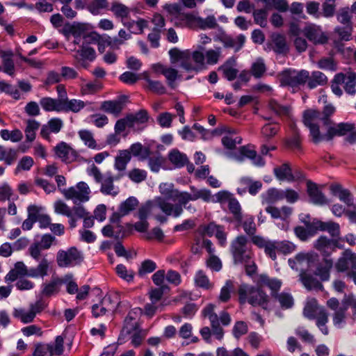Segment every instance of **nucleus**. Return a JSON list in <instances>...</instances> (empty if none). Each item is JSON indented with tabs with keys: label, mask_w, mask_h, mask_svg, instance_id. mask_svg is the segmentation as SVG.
<instances>
[{
	"label": "nucleus",
	"mask_w": 356,
	"mask_h": 356,
	"mask_svg": "<svg viewBox=\"0 0 356 356\" xmlns=\"http://www.w3.org/2000/svg\"><path fill=\"white\" fill-rule=\"evenodd\" d=\"M101 109L106 113L118 116L123 109V104L118 100L104 101L102 103Z\"/></svg>",
	"instance_id": "a19ab883"
},
{
	"label": "nucleus",
	"mask_w": 356,
	"mask_h": 356,
	"mask_svg": "<svg viewBox=\"0 0 356 356\" xmlns=\"http://www.w3.org/2000/svg\"><path fill=\"white\" fill-rule=\"evenodd\" d=\"M171 59L180 61L181 67L187 72H193V70L201 69L203 66L202 55L197 51L190 50L180 51L177 48H172L169 51Z\"/></svg>",
	"instance_id": "7ed1b4c3"
},
{
	"label": "nucleus",
	"mask_w": 356,
	"mask_h": 356,
	"mask_svg": "<svg viewBox=\"0 0 356 356\" xmlns=\"http://www.w3.org/2000/svg\"><path fill=\"white\" fill-rule=\"evenodd\" d=\"M172 186V184H161L159 186V190L163 197H160L166 200L167 202H177L175 204H181L182 192L177 189H173Z\"/></svg>",
	"instance_id": "a878e982"
},
{
	"label": "nucleus",
	"mask_w": 356,
	"mask_h": 356,
	"mask_svg": "<svg viewBox=\"0 0 356 356\" xmlns=\"http://www.w3.org/2000/svg\"><path fill=\"white\" fill-rule=\"evenodd\" d=\"M83 257L81 252L75 247L67 250H60L56 254V262L59 267H68L82 261Z\"/></svg>",
	"instance_id": "9b49d317"
},
{
	"label": "nucleus",
	"mask_w": 356,
	"mask_h": 356,
	"mask_svg": "<svg viewBox=\"0 0 356 356\" xmlns=\"http://www.w3.org/2000/svg\"><path fill=\"white\" fill-rule=\"evenodd\" d=\"M356 253L350 249L345 250L334 264L338 273H347L356 269Z\"/></svg>",
	"instance_id": "dca6fc26"
},
{
	"label": "nucleus",
	"mask_w": 356,
	"mask_h": 356,
	"mask_svg": "<svg viewBox=\"0 0 356 356\" xmlns=\"http://www.w3.org/2000/svg\"><path fill=\"white\" fill-rule=\"evenodd\" d=\"M40 104L47 112L54 111L57 112L61 111L62 102H60L56 99H53L49 97H42L40 100Z\"/></svg>",
	"instance_id": "37998d69"
},
{
	"label": "nucleus",
	"mask_w": 356,
	"mask_h": 356,
	"mask_svg": "<svg viewBox=\"0 0 356 356\" xmlns=\"http://www.w3.org/2000/svg\"><path fill=\"white\" fill-rule=\"evenodd\" d=\"M87 38L92 42L97 44L98 50L100 53H103L105 51L106 47H111V36L106 34L99 35L96 32H92L87 35Z\"/></svg>",
	"instance_id": "f704fd0d"
},
{
	"label": "nucleus",
	"mask_w": 356,
	"mask_h": 356,
	"mask_svg": "<svg viewBox=\"0 0 356 356\" xmlns=\"http://www.w3.org/2000/svg\"><path fill=\"white\" fill-rule=\"evenodd\" d=\"M334 112L335 108L331 104L325 105L322 112L315 109H307L303 113L302 122L309 130L312 127H319L320 121L323 125H329L332 123L330 118Z\"/></svg>",
	"instance_id": "39448f33"
},
{
	"label": "nucleus",
	"mask_w": 356,
	"mask_h": 356,
	"mask_svg": "<svg viewBox=\"0 0 356 356\" xmlns=\"http://www.w3.org/2000/svg\"><path fill=\"white\" fill-rule=\"evenodd\" d=\"M48 352L51 356H60L64 352V337L63 335L57 336L54 342L47 344Z\"/></svg>",
	"instance_id": "603ef678"
},
{
	"label": "nucleus",
	"mask_w": 356,
	"mask_h": 356,
	"mask_svg": "<svg viewBox=\"0 0 356 356\" xmlns=\"http://www.w3.org/2000/svg\"><path fill=\"white\" fill-rule=\"evenodd\" d=\"M313 227L316 232L318 230L327 232L332 238L339 237L341 234L339 223L333 221L323 222L319 220H314Z\"/></svg>",
	"instance_id": "393cba45"
},
{
	"label": "nucleus",
	"mask_w": 356,
	"mask_h": 356,
	"mask_svg": "<svg viewBox=\"0 0 356 356\" xmlns=\"http://www.w3.org/2000/svg\"><path fill=\"white\" fill-rule=\"evenodd\" d=\"M336 0H325L322 4L321 15L325 18L332 17L336 11Z\"/></svg>",
	"instance_id": "0e129e2a"
},
{
	"label": "nucleus",
	"mask_w": 356,
	"mask_h": 356,
	"mask_svg": "<svg viewBox=\"0 0 356 356\" xmlns=\"http://www.w3.org/2000/svg\"><path fill=\"white\" fill-rule=\"evenodd\" d=\"M79 136L83 141L84 144L90 149H97V145L94 139L93 134L88 130H81L79 131Z\"/></svg>",
	"instance_id": "338daca9"
},
{
	"label": "nucleus",
	"mask_w": 356,
	"mask_h": 356,
	"mask_svg": "<svg viewBox=\"0 0 356 356\" xmlns=\"http://www.w3.org/2000/svg\"><path fill=\"white\" fill-rule=\"evenodd\" d=\"M300 280L304 286L308 290H323V286L321 282L306 271H302L300 273Z\"/></svg>",
	"instance_id": "473e14b6"
},
{
	"label": "nucleus",
	"mask_w": 356,
	"mask_h": 356,
	"mask_svg": "<svg viewBox=\"0 0 356 356\" xmlns=\"http://www.w3.org/2000/svg\"><path fill=\"white\" fill-rule=\"evenodd\" d=\"M131 152L128 149L120 150L115 160V168L119 171L126 169L127 163L131 161Z\"/></svg>",
	"instance_id": "8fccbe9b"
},
{
	"label": "nucleus",
	"mask_w": 356,
	"mask_h": 356,
	"mask_svg": "<svg viewBox=\"0 0 356 356\" xmlns=\"http://www.w3.org/2000/svg\"><path fill=\"white\" fill-rule=\"evenodd\" d=\"M236 60L233 57L228 58L218 67V71L222 72L223 76L228 81L234 80L238 74V70L235 68Z\"/></svg>",
	"instance_id": "2f4dec72"
},
{
	"label": "nucleus",
	"mask_w": 356,
	"mask_h": 356,
	"mask_svg": "<svg viewBox=\"0 0 356 356\" xmlns=\"http://www.w3.org/2000/svg\"><path fill=\"white\" fill-rule=\"evenodd\" d=\"M13 52L11 50L1 51L0 52V57L2 59L0 70L12 77L15 74V65L13 59Z\"/></svg>",
	"instance_id": "cd10ccee"
},
{
	"label": "nucleus",
	"mask_w": 356,
	"mask_h": 356,
	"mask_svg": "<svg viewBox=\"0 0 356 356\" xmlns=\"http://www.w3.org/2000/svg\"><path fill=\"white\" fill-rule=\"evenodd\" d=\"M149 118L148 113L146 110H140L135 114L127 115V119L134 127V124H143L147 122Z\"/></svg>",
	"instance_id": "69168bd1"
},
{
	"label": "nucleus",
	"mask_w": 356,
	"mask_h": 356,
	"mask_svg": "<svg viewBox=\"0 0 356 356\" xmlns=\"http://www.w3.org/2000/svg\"><path fill=\"white\" fill-rule=\"evenodd\" d=\"M314 247L321 252L324 258H329L332 252L336 251L337 248H342V245L339 244L338 240L329 238L325 236H321L314 242Z\"/></svg>",
	"instance_id": "2eb2a0df"
},
{
	"label": "nucleus",
	"mask_w": 356,
	"mask_h": 356,
	"mask_svg": "<svg viewBox=\"0 0 356 356\" xmlns=\"http://www.w3.org/2000/svg\"><path fill=\"white\" fill-rule=\"evenodd\" d=\"M324 264L318 265L316 269L315 274L318 276L321 281H328L330 277V270L333 267V260L330 258H323Z\"/></svg>",
	"instance_id": "e433bc0d"
},
{
	"label": "nucleus",
	"mask_w": 356,
	"mask_h": 356,
	"mask_svg": "<svg viewBox=\"0 0 356 356\" xmlns=\"http://www.w3.org/2000/svg\"><path fill=\"white\" fill-rule=\"evenodd\" d=\"M273 171L276 178L280 181H293L292 169L289 163H283L280 166L275 168Z\"/></svg>",
	"instance_id": "ea45409f"
},
{
	"label": "nucleus",
	"mask_w": 356,
	"mask_h": 356,
	"mask_svg": "<svg viewBox=\"0 0 356 356\" xmlns=\"http://www.w3.org/2000/svg\"><path fill=\"white\" fill-rule=\"evenodd\" d=\"M131 155L138 157L140 161L147 159L150 155V149L148 147H145L140 143H136L132 144L129 147Z\"/></svg>",
	"instance_id": "c03bdc74"
},
{
	"label": "nucleus",
	"mask_w": 356,
	"mask_h": 356,
	"mask_svg": "<svg viewBox=\"0 0 356 356\" xmlns=\"http://www.w3.org/2000/svg\"><path fill=\"white\" fill-rule=\"evenodd\" d=\"M202 231L204 235L208 236H215L218 241V244L221 247H225L227 245V234L225 232V227L223 225H217L214 222H211L207 225H202Z\"/></svg>",
	"instance_id": "aec40b11"
},
{
	"label": "nucleus",
	"mask_w": 356,
	"mask_h": 356,
	"mask_svg": "<svg viewBox=\"0 0 356 356\" xmlns=\"http://www.w3.org/2000/svg\"><path fill=\"white\" fill-rule=\"evenodd\" d=\"M169 161L178 168L184 167L188 161L185 154L180 152L178 149H173L168 154Z\"/></svg>",
	"instance_id": "a18cd8bd"
},
{
	"label": "nucleus",
	"mask_w": 356,
	"mask_h": 356,
	"mask_svg": "<svg viewBox=\"0 0 356 356\" xmlns=\"http://www.w3.org/2000/svg\"><path fill=\"white\" fill-rule=\"evenodd\" d=\"M309 79V71L306 70H296L286 69L280 74V82L282 86L292 88L305 85Z\"/></svg>",
	"instance_id": "1a4fd4ad"
},
{
	"label": "nucleus",
	"mask_w": 356,
	"mask_h": 356,
	"mask_svg": "<svg viewBox=\"0 0 356 356\" xmlns=\"http://www.w3.org/2000/svg\"><path fill=\"white\" fill-rule=\"evenodd\" d=\"M108 0H91L86 6L87 10L93 15H99L103 10L108 8Z\"/></svg>",
	"instance_id": "3c124183"
},
{
	"label": "nucleus",
	"mask_w": 356,
	"mask_h": 356,
	"mask_svg": "<svg viewBox=\"0 0 356 356\" xmlns=\"http://www.w3.org/2000/svg\"><path fill=\"white\" fill-rule=\"evenodd\" d=\"M111 11L116 17L127 18L129 15V8L123 3L114 1L111 4Z\"/></svg>",
	"instance_id": "680f3d73"
},
{
	"label": "nucleus",
	"mask_w": 356,
	"mask_h": 356,
	"mask_svg": "<svg viewBox=\"0 0 356 356\" xmlns=\"http://www.w3.org/2000/svg\"><path fill=\"white\" fill-rule=\"evenodd\" d=\"M115 273L119 277L127 282H133L135 273L132 270H127L124 264H118L115 267Z\"/></svg>",
	"instance_id": "e2e57ef3"
},
{
	"label": "nucleus",
	"mask_w": 356,
	"mask_h": 356,
	"mask_svg": "<svg viewBox=\"0 0 356 356\" xmlns=\"http://www.w3.org/2000/svg\"><path fill=\"white\" fill-rule=\"evenodd\" d=\"M24 129L26 140L29 143L34 141L36 137V131L39 129L40 124L34 119H29L26 122Z\"/></svg>",
	"instance_id": "79ce46f5"
},
{
	"label": "nucleus",
	"mask_w": 356,
	"mask_h": 356,
	"mask_svg": "<svg viewBox=\"0 0 356 356\" xmlns=\"http://www.w3.org/2000/svg\"><path fill=\"white\" fill-rule=\"evenodd\" d=\"M138 204V200L135 197H129L122 202L119 206V211L122 215L127 216L131 211H134Z\"/></svg>",
	"instance_id": "052dcab7"
},
{
	"label": "nucleus",
	"mask_w": 356,
	"mask_h": 356,
	"mask_svg": "<svg viewBox=\"0 0 356 356\" xmlns=\"http://www.w3.org/2000/svg\"><path fill=\"white\" fill-rule=\"evenodd\" d=\"M0 136L3 140H10L13 143H18L23 138V134L18 129L9 131L8 129H1Z\"/></svg>",
	"instance_id": "6e6d98bb"
},
{
	"label": "nucleus",
	"mask_w": 356,
	"mask_h": 356,
	"mask_svg": "<svg viewBox=\"0 0 356 356\" xmlns=\"http://www.w3.org/2000/svg\"><path fill=\"white\" fill-rule=\"evenodd\" d=\"M143 78L147 83L146 88L148 90L158 95L166 93V88L161 81L152 80L146 74H144Z\"/></svg>",
	"instance_id": "864d4df0"
},
{
	"label": "nucleus",
	"mask_w": 356,
	"mask_h": 356,
	"mask_svg": "<svg viewBox=\"0 0 356 356\" xmlns=\"http://www.w3.org/2000/svg\"><path fill=\"white\" fill-rule=\"evenodd\" d=\"M328 79L323 72L320 71H314L310 74L307 81V87L309 89H314L318 86H323L327 83Z\"/></svg>",
	"instance_id": "72a5a7b5"
},
{
	"label": "nucleus",
	"mask_w": 356,
	"mask_h": 356,
	"mask_svg": "<svg viewBox=\"0 0 356 356\" xmlns=\"http://www.w3.org/2000/svg\"><path fill=\"white\" fill-rule=\"evenodd\" d=\"M90 188L83 181L79 182L75 187L63 189L61 193L67 200H72L74 204L87 202L89 198Z\"/></svg>",
	"instance_id": "9d476101"
},
{
	"label": "nucleus",
	"mask_w": 356,
	"mask_h": 356,
	"mask_svg": "<svg viewBox=\"0 0 356 356\" xmlns=\"http://www.w3.org/2000/svg\"><path fill=\"white\" fill-rule=\"evenodd\" d=\"M241 225L245 234L250 237L254 235L257 232L256 225L254 223V218L252 216L245 215L242 220Z\"/></svg>",
	"instance_id": "4d7b16f0"
},
{
	"label": "nucleus",
	"mask_w": 356,
	"mask_h": 356,
	"mask_svg": "<svg viewBox=\"0 0 356 356\" xmlns=\"http://www.w3.org/2000/svg\"><path fill=\"white\" fill-rule=\"evenodd\" d=\"M88 102H85L81 99H65L62 102L61 111L78 113L83 109Z\"/></svg>",
	"instance_id": "4c0bfd02"
},
{
	"label": "nucleus",
	"mask_w": 356,
	"mask_h": 356,
	"mask_svg": "<svg viewBox=\"0 0 356 356\" xmlns=\"http://www.w3.org/2000/svg\"><path fill=\"white\" fill-rule=\"evenodd\" d=\"M218 26L216 19L213 15H209L206 18L200 17H196V29H214Z\"/></svg>",
	"instance_id": "13d9d810"
},
{
	"label": "nucleus",
	"mask_w": 356,
	"mask_h": 356,
	"mask_svg": "<svg viewBox=\"0 0 356 356\" xmlns=\"http://www.w3.org/2000/svg\"><path fill=\"white\" fill-rule=\"evenodd\" d=\"M13 316L24 324L32 323L35 318L30 309L26 310L23 308L14 309Z\"/></svg>",
	"instance_id": "09e8293b"
},
{
	"label": "nucleus",
	"mask_w": 356,
	"mask_h": 356,
	"mask_svg": "<svg viewBox=\"0 0 356 356\" xmlns=\"http://www.w3.org/2000/svg\"><path fill=\"white\" fill-rule=\"evenodd\" d=\"M73 58L75 60L77 67H81L88 69L90 67V63L95 60L96 52L92 47L82 45L79 49H74Z\"/></svg>",
	"instance_id": "4468645a"
},
{
	"label": "nucleus",
	"mask_w": 356,
	"mask_h": 356,
	"mask_svg": "<svg viewBox=\"0 0 356 356\" xmlns=\"http://www.w3.org/2000/svg\"><path fill=\"white\" fill-rule=\"evenodd\" d=\"M57 240L55 236L50 234H45L42 236L40 241L33 243L29 248V254L33 259H39L42 250H49L53 244H56Z\"/></svg>",
	"instance_id": "ddd939ff"
},
{
	"label": "nucleus",
	"mask_w": 356,
	"mask_h": 356,
	"mask_svg": "<svg viewBox=\"0 0 356 356\" xmlns=\"http://www.w3.org/2000/svg\"><path fill=\"white\" fill-rule=\"evenodd\" d=\"M285 146L295 154L302 153V139L297 129H294L291 136L286 138Z\"/></svg>",
	"instance_id": "7c9ffc66"
},
{
	"label": "nucleus",
	"mask_w": 356,
	"mask_h": 356,
	"mask_svg": "<svg viewBox=\"0 0 356 356\" xmlns=\"http://www.w3.org/2000/svg\"><path fill=\"white\" fill-rule=\"evenodd\" d=\"M327 131L325 134H322L320 131L319 127H312L309 130V134L314 143L317 144L323 140H332L335 136H339V131L337 124L333 121L329 125H324Z\"/></svg>",
	"instance_id": "f3484780"
},
{
	"label": "nucleus",
	"mask_w": 356,
	"mask_h": 356,
	"mask_svg": "<svg viewBox=\"0 0 356 356\" xmlns=\"http://www.w3.org/2000/svg\"><path fill=\"white\" fill-rule=\"evenodd\" d=\"M304 34L314 44H325L328 40L321 27L315 24L306 26L304 29Z\"/></svg>",
	"instance_id": "4be33fe9"
},
{
	"label": "nucleus",
	"mask_w": 356,
	"mask_h": 356,
	"mask_svg": "<svg viewBox=\"0 0 356 356\" xmlns=\"http://www.w3.org/2000/svg\"><path fill=\"white\" fill-rule=\"evenodd\" d=\"M195 282L197 286L205 289L212 288V284L210 282L205 273L202 270L197 272L195 276Z\"/></svg>",
	"instance_id": "774afa93"
},
{
	"label": "nucleus",
	"mask_w": 356,
	"mask_h": 356,
	"mask_svg": "<svg viewBox=\"0 0 356 356\" xmlns=\"http://www.w3.org/2000/svg\"><path fill=\"white\" fill-rule=\"evenodd\" d=\"M196 17L192 13H181L178 16L174 17L175 26L181 28H189L191 29H196Z\"/></svg>",
	"instance_id": "c85d7f7f"
},
{
	"label": "nucleus",
	"mask_w": 356,
	"mask_h": 356,
	"mask_svg": "<svg viewBox=\"0 0 356 356\" xmlns=\"http://www.w3.org/2000/svg\"><path fill=\"white\" fill-rule=\"evenodd\" d=\"M227 206L229 212L233 216V219L231 221L236 223H241L243 216L241 206L237 199L234 197L232 199H230L229 202L227 203Z\"/></svg>",
	"instance_id": "58836bf2"
},
{
	"label": "nucleus",
	"mask_w": 356,
	"mask_h": 356,
	"mask_svg": "<svg viewBox=\"0 0 356 356\" xmlns=\"http://www.w3.org/2000/svg\"><path fill=\"white\" fill-rule=\"evenodd\" d=\"M120 297L117 293H111L105 296L97 304L92 307V313L95 318L106 315L107 313H113L120 305Z\"/></svg>",
	"instance_id": "6e6552de"
},
{
	"label": "nucleus",
	"mask_w": 356,
	"mask_h": 356,
	"mask_svg": "<svg viewBox=\"0 0 356 356\" xmlns=\"http://www.w3.org/2000/svg\"><path fill=\"white\" fill-rule=\"evenodd\" d=\"M307 191L313 204L323 205L327 203L325 195L318 188L317 184L310 180L307 181Z\"/></svg>",
	"instance_id": "bb28decb"
},
{
	"label": "nucleus",
	"mask_w": 356,
	"mask_h": 356,
	"mask_svg": "<svg viewBox=\"0 0 356 356\" xmlns=\"http://www.w3.org/2000/svg\"><path fill=\"white\" fill-rule=\"evenodd\" d=\"M193 51H197L199 53L200 52L202 55L203 66L200 67L201 69L193 70V72L196 74L206 70L207 68V65H214L217 64L221 56L220 47L206 50L203 46L199 45L197 49L194 50Z\"/></svg>",
	"instance_id": "f8f14e48"
},
{
	"label": "nucleus",
	"mask_w": 356,
	"mask_h": 356,
	"mask_svg": "<svg viewBox=\"0 0 356 356\" xmlns=\"http://www.w3.org/2000/svg\"><path fill=\"white\" fill-rule=\"evenodd\" d=\"M54 150L56 156L65 163H72L78 156L77 152L65 142L59 143Z\"/></svg>",
	"instance_id": "5701e85b"
},
{
	"label": "nucleus",
	"mask_w": 356,
	"mask_h": 356,
	"mask_svg": "<svg viewBox=\"0 0 356 356\" xmlns=\"http://www.w3.org/2000/svg\"><path fill=\"white\" fill-rule=\"evenodd\" d=\"M87 172L88 175L94 177L97 183L101 184L100 191L102 193L112 196H116L118 194L119 191L113 184L115 179L111 172H108L103 175L95 164H92L87 170Z\"/></svg>",
	"instance_id": "423d86ee"
},
{
	"label": "nucleus",
	"mask_w": 356,
	"mask_h": 356,
	"mask_svg": "<svg viewBox=\"0 0 356 356\" xmlns=\"http://www.w3.org/2000/svg\"><path fill=\"white\" fill-rule=\"evenodd\" d=\"M190 189L192 194L188 192H182L181 204H173L175 207V218H177L183 213V207H186L189 201H195L201 199L209 202L211 200V193L209 189H197L194 186H191Z\"/></svg>",
	"instance_id": "0eeeda50"
},
{
	"label": "nucleus",
	"mask_w": 356,
	"mask_h": 356,
	"mask_svg": "<svg viewBox=\"0 0 356 356\" xmlns=\"http://www.w3.org/2000/svg\"><path fill=\"white\" fill-rule=\"evenodd\" d=\"M34 260L38 262V264L29 268V277L43 280L49 275L51 270V261L46 257V255H40L39 259Z\"/></svg>",
	"instance_id": "6ab92c4d"
},
{
	"label": "nucleus",
	"mask_w": 356,
	"mask_h": 356,
	"mask_svg": "<svg viewBox=\"0 0 356 356\" xmlns=\"http://www.w3.org/2000/svg\"><path fill=\"white\" fill-rule=\"evenodd\" d=\"M332 194L348 206L353 205V196L349 190L343 188L340 184H333L330 186Z\"/></svg>",
	"instance_id": "c756f323"
},
{
	"label": "nucleus",
	"mask_w": 356,
	"mask_h": 356,
	"mask_svg": "<svg viewBox=\"0 0 356 356\" xmlns=\"http://www.w3.org/2000/svg\"><path fill=\"white\" fill-rule=\"evenodd\" d=\"M63 283V280L58 275H52L49 282L42 284L40 294L44 297L55 296L60 291Z\"/></svg>",
	"instance_id": "412c9836"
},
{
	"label": "nucleus",
	"mask_w": 356,
	"mask_h": 356,
	"mask_svg": "<svg viewBox=\"0 0 356 356\" xmlns=\"http://www.w3.org/2000/svg\"><path fill=\"white\" fill-rule=\"evenodd\" d=\"M18 150L15 148L6 147L0 145V161L6 165L13 164L17 159Z\"/></svg>",
	"instance_id": "c9c22d12"
},
{
	"label": "nucleus",
	"mask_w": 356,
	"mask_h": 356,
	"mask_svg": "<svg viewBox=\"0 0 356 356\" xmlns=\"http://www.w3.org/2000/svg\"><path fill=\"white\" fill-rule=\"evenodd\" d=\"M142 314L143 309L140 307H135L129 312L124 321L120 336L130 334L139 329L138 319Z\"/></svg>",
	"instance_id": "a211bd4d"
},
{
	"label": "nucleus",
	"mask_w": 356,
	"mask_h": 356,
	"mask_svg": "<svg viewBox=\"0 0 356 356\" xmlns=\"http://www.w3.org/2000/svg\"><path fill=\"white\" fill-rule=\"evenodd\" d=\"M260 282L269 287L272 291V296H275L276 293L280 289L282 285V282L276 278H270L266 275H261L259 277Z\"/></svg>",
	"instance_id": "5fc2aeb1"
},
{
	"label": "nucleus",
	"mask_w": 356,
	"mask_h": 356,
	"mask_svg": "<svg viewBox=\"0 0 356 356\" xmlns=\"http://www.w3.org/2000/svg\"><path fill=\"white\" fill-rule=\"evenodd\" d=\"M294 232L296 236L302 241H306L310 237H312L316 234V230L313 227V222L307 224V227L302 226H298L295 227Z\"/></svg>",
	"instance_id": "49530a36"
},
{
	"label": "nucleus",
	"mask_w": 356,
	"mask_h": 356,
	"mask_svg": "<svg viewBox=\"0 0 356 356\" xmlns=\"http://www.w3.org/2000/svg\"><path fill=\"white\" fill-rule=\"evenodd\" d=\"M266 66L264 59L261 58H258L252 64L250 72L254 78L259 79L264 76V74L266 72Z\"/></svg>",
	"instance_id": "bf43d9fd"
},
{
	"label": "nucleus",
	"mask_w": 356,
	"mask_h": 356,
	"mask_svg": "<svg viewBox=\"0 0 356 356\" xmlns=\"http://www.w3.org/2000/svg\"><path fill=\"white\" fill-rule=\"evenodd\" d=\"M334 81L338 83L344 84L345 91L351 95H354L356 92V73L348 72L346 74L338 73L334 76Z\"/></svg>",
	"instance_id": "b1692460"
},
{
	"label": "nucleus",
	"mask_w": 356,
	"mask_h": 356,
	"mask_svg": "<svg viewBox=\"0 0 356 356\" xmlns=\"http://www.w3.org/2000/svg\"><path fill=\"white\" fill-rule=\"evenodd\" d=\"M238 295L241 304L248 302L254 307L260 306L264 309L268 308V296L259 288L247 284H241L238 289Z\"/></svg>",
	"instance_id": "f03ea898"
},
{
	"label": "nucleus",
	"mask_w": 356,
	"mask_h": 356,
	"mask_svg": "<svg viewBox=\"0 0 356 356\" xmlns=\"http://www.w3.org/2000/svg\"><path fill=\"white\" fill-rule=\"evenodd\" d=\"M159 210H161L167 216L175 217V207L170 202H167L166 200L161 197H155L152 200H148L140 205L136 216L139 220H147V218L155 215Z\"/></svg>",
	"instance_id": "f257e3e1"
},
{
	"label": "nucleus",
	"mask_w": 356,
	"mask_h": 356,
	"mask_svg": "<svg viewBox=\"0 0 356 356\" xmlns=\"http://www.w3.org/2000/svg\"><path fill=\"white\" fill-rule=\"evenodd\" d=\"M263 203L272 204L283 200L282 190L272 188L262 195Z\"/></svg>",
	"instance_id": "de8ad7c7"
},
{
	"label": "nucleus",
	"mask_w": 356,
	"mask_h": 356,
	"mask_svg": "<svg viewBox=\"0 0 356 356\" xmlns=\"http://www.w3.org/2000/svg\"><path fill=\"white\" fill-rule=\"evenodd\" d=\"M230 252L235 264L249 262L254 257L251 245L244 235L236 236L230 245Z\"/></svg>",
	"instance_id": "20e7f679"
}]
</instances>
